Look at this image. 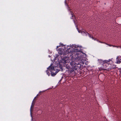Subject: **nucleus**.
Segmentation results:
<instances>
[{"instance_id":"f257e3e1","label":"nucleus","mask_w":121,"mask_h":121,"mask_svg":"<svg viewBox=\"0 0 121 121\" xmlns=\"http://www.w3.org/2000/svg\"><path fill=\"white\" fill-rule=\"evenodd\" d=\"M73 48L71 47L68 48L66 50H64L63 54L64 55H67L68 56L69 55L70 56L71 59V62L69 63V60H68L69 56H66L65 59H62V62L64 63V65H65L66 69H68L67 71L69 74H72L75 72V70H77L78 69H79L81 67V65L79 62H78L77 60L75 59L73 60L72 58H75L74 57L75 56L76 58L77 57H80L79 53H82V52H79L78 50L74 49L73 50Z\"/></svg>"},{"instance_id":"f03ea898","label":"nucleus","mask_w":121,"mask_h":121,"mask_svg":"<svg viewBox=\"0 0 121 121\" xmlns=\"http://www.w3.org/2000/svg\"><path fill=\"white\" fill-rule=\"evenodd\" d=\"M47 69H48L46 70V72L47 74L49 76L50 74V72L51 76H54L55 75L58 73V71H57V69L55 70L54 69V67L53 66L51 65L49 66Z\"/></svg>"},{"instance_id":"7ed1b4c3","label":"nucleus","mask_w":121,"mask_h":121,"mask_svg":"<svg viewBox=\"0 0 121 121\" xmlns=\"http://www.w3.org/2000/svg\"><path fill=\"white\" fill-rule=\"evenodd\" d=\"M99 62L100 64L101 63H103L102 64L104 66H105L106 67L107 66V65H109L108 63L111 60L110 59L108 60H105L104 61L102 60H99Z\"/></svg>"},{"instance_id":"20e7f679","label":"nucleus","mask_w":121,"mask_h":121,"mask_svg":"<svg viewBox=\"0 0 121 121\" xmlns=\"http://www.w3.org/2000/svg\"><path fill=\"white\" fill-rule=\"evenodd\" d=\"M78 32L79 33H81L84 35L87 36V34L86 33H88L86 32H85L84 31H81L80 30H78Z\"/></svg>"},{"instance_id":"39448f33","label":"nucleus","mask_w":121,"mask_h":121,"mask_svg":"<svg viewBox=\"0 0 121 121\" xmlns=\"http://www.w3.org/2000/svg\"><path fill=\"white\" fill-rule=\"evenodd\" d=\"M116 63L117 64H120L121 63V61L117 58Z\"/></svg>"},{"instance_id":"423d86ee","label":"nucleus","mask_w":121,"mask_h":121,"mask_svg":"<svg viewBox=\"0 0 121 121\" xmlns=\"http://www.w3.org/2000/svg\"><path fill=\"white\" fill-rule=\"evenodd\" d=\"M86 34L87 35H88L89 36L90 38H91L92 37V35H90L89 34V33H86Z\"/></svg>"},{"instance_id":"0eeeda50","label":"nucleus","mask_w":121,"mask_h":121,"mask_svg":"<svg viewBox=\"0 0 121 121\" xmlns=\"http://www.w3.org/2000/svg\"><path fill=\"white\" fill-rule=\"evenodd\" d=\"M71 15H72L71 17V19H72L73 18V12H71Z\"/></svg>"},{"instance_id":"6e6552de","label":"nucleus","mask_w":121,"mask_h":121,"mask_svg":"<svg viewBox=\"0 0 121 121\" xmlns=\"http://www.w3.org/2000/svg\"><path fill=\"white\" fill-rule=\"evenodd\" d=\"M60 45H59V47L63 46H64V44L62 43H60Z\"/></svg>"},{"instance_id":"1a4fd4ad","label":"nucleus","mask_w":121,"mask_h":121,"mask_svg":"<svg viewBox=\"0 0 121 121\" xmlns=\"http://www.w3.org/2000/svg\"><path fill=\"white\" fill-rule=\"evenodd\" d=\"M91 38L92 39L94 40H95L96 39H95L92 36Z\"/></svg>"},{"instance_id":"9d476101","label":"nucleus","mask_w":121,"mask_h":121,"mask_svg":"<svg viewBox=\"0 0 121 121\" xmlns=\"http://www.w3.org/2000/svg\"><path fill=\"white\" fill-rule=\"evenodd\" d=\"M100 43H104V44H107V43H105L103 42H100Z\"/></svg>"},{"instance_id":"9b49d317","label":"nucleus","mask_w":121,"mask_h":121,"mask_svg":"<svg viewBox=\"0 0 121 121\" xmlns=\"http://www.w3.org/2000/svg\"><path fill=\"white\" fill-rule=\"evenodd\" d=\"M120 60H121V56L119 57L118 58Z\"/></svg>"},{"instance_id":"f8f14e48","label":"nucleus","mask_w":121,"mask_h":121,"mask_svg":"<svg viewBox=\"0 0 121 121\" xmlns=\"http://www.w3.org/2000/svg\"><path fill=\"white\" fill-rule=\"evenodd\" d=\"M97 41H98V42H99L100 43V42H101V41L99 40H97Z\"/></svg>"},{"instance_id":"ddd939ff","label":"nucleus","mask_w":121,"mask_h":121,"mask_svg":"<svg viewBox=\"0 0 121 121\" xmlns=\"http://www.w3.org/2000/svg\"><path fill=\"white\" fill-rule=\"evenodd\" d=\"M59 47H60L59 46H56V49H57L59 48Z\"/></svg>"},{"instance_id":"4468645a","label":"nucleus","mask_w":121,"mask_h":121,"mask_svg":"<svg viewBox=\"0 0 121 121\" xmlns=\"http://www.w3.org/2000/svg\"><path fill=\"white\" fill-rule=\"evenodd\" d=\"M107 45H109V46H112V45H109L108 44H107Z\"/></svg>"},{"instance_id":"2eb2a0df","label":"nucleus","mask_w":121,"mask_h":121,"mask_svg":"<svg viewBox=\"0 0 121 121\" xmlns=\"http://www.w3.org/2000/svg\"><path fill=\"white\" fill-rule=\"evenodd\" d=\"M32 106V105L31 106V108Z\"/></svg>"},{"instance_id":"dca6fc26","label":"nucleus","mask_w":121,"mask_h":121,"mask_svg":"<svg viewBox=\"0 0 121 121\" xmlns=\"http://www.w3.org/2000/svg\"><path fill=\"white\" fill-rule=\"evenodd\" d=\"M120 48H121V47H120Z\"/></svg>"}]
</instances>
